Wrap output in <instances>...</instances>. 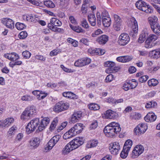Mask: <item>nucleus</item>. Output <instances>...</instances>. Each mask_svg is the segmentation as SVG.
<instances>
[{"label": "nucleus", "mask_w": 160, "mask_h": 160, "mask_svg": "<svg viewBox=\"0 0 160 160\" xmlns=\"http://www.w3.org/2000/svg\"><path fill=\"white\" fill-rule=\"evenodd\" d=\"M41 140L39 138L35 137L32 138L29 141L30 146L34 148H37L39 145Z\"/></svg>", "instance_id": "obj_15"}, {"label": "nucleus", "mask_w": 160, "mask_h": 160, "mask_svg": "<svg viewBox=\"0 0 160 160\" xmlns=\"http://www.w3.org/2000/svg\"><path fill=\"white\" fill-rule=\"evenodd\" d=\"M82 117V112L81 111L74 112L71 117V121L73 123L78 122Z\"/></svg>", "instance_id": "obj_16"}, {"label": "nucleus", "mask_w": 160, "mask_h": 160, "mask_svg": "<svg viewBox=\"0 0 160 160\" xmlns=\"http://www.w3.org/2000/svg\"><path fill=\"white\" fill-rule=\"evenodd\" d=\"M99 108V106L96 103L90 104L89 106V108L92 110H97Z\"/></svg>", "instance_id": "obj_43"}, {"label": "nucleus", "mask_w": 160, "mask_h": 160, "mask_svg": "<svg viewBox=\"0 0 160 160\" xmlns=\"http://www.w3.org/2000/svg\"><path fill=\"white\" fill-rule=\"evenodd\" d=\"M50 22L54 26H60L62 25V22L55 18H52L50 20Z\"/></svg>", "instance_id": "obj_32"}, {"label": "nucleus", "mask_w": 160, "mask_h": 160, "mask_svg": "<svg viewBox=\"0 0 160 160\" xmlns=\"http://www.w3.org/2000/svg\"><path fill=\"white\" fill-rule=\"evenodd\" d=\"M98 122L96 121H93L90 125V128L91 129H95L98 126Z\"/></svg>", "instance_id": "obj_61"}, {"label": "nucleus", "mask_w": 160, "mask_h": 160, "mask_svg": "<svg viewBox=\"0 0 160 160\" xmlns=\"http://www.w3.org/2000/svg\"><path fill=\"white\" fill-rule=\"evenodd\" d=\"M88 21L90 23L91 25L92 26H95L96 25V18L95 15L92 14L88 16Z\"/></svg>", "instance_id": "obj_28"}, {"label": "nucleus", "mask_w": 160, "mask_h": 160, "mask_svg": "<svg viewBox=\"0 0 160 160\" xmlns=\"http://www.w3.org/2000/svg\"><path fill=\"white\" fill-rule=\"evenodd\" d=\"M121 130L120 125L118 123L112 122L105 127L103 132L107 137H112Z\"/></svg>", "instance_id": "obj_1"}, {"label": "nucleus", "mask_w": 160, "mask_h": 160, "mask_svg": "<svg viewBox=\"0 0 160 160\" xmlns=\"http://www.w3.org/2000/svg\"><path fill=\"white\" fill-rule=\"evenodd\" d=\"M97 18V24L98 25H100L101 23V18L100 15V13L99 12H97L96 14Z\"/></svg>", "instance_id": "obj_59"}, {"label": "nucleus", "mask_w": 160, "mask_h": 160, "mask_svg": "<svg viewBox=\"0 0 160 160\" xmlns=\"http://www.w3.org/2000/svg\"><path fill=\"white\" fill-rule=\"evenodd\" d=\"M2 22L7 28L12 29L14 28V22L11 19L7 18H3L2 20Z\"/></svg>", "instance_id": "obj_13"}, {"label": "nucleus", "mask_w": 160, "mask_h": 160, "mask_svg": "<svg viewBox=\"0 0 160 160\" xmlns=\"http://www.w3.org/2000/svg\"><path fill=\"white\" fill-rule=\"evenodd\" d=\"M148 85L150 87L156 86L158 83V82L156 79L152 78L148 81Z\"/></svg>", "instance_id": "obj_33"}, {"label": "nucleus", "mask_w": 160, "mask_h": 160, "mask_svg": "<svg viewBox=\"0 0 160 160\" xmlns=\"http://www.w3.org/2000/svg\"><path fill=\"white\" fill-rule=\"evenodd\" d=\"M148 34L147 33L145 32H142L140 35L138 39V42L141 43L144 42L146 38L148 36Z\"/></svg>", "instance_id": "obj_30"}, {"label": "nucleus", "mask_w": 160, "mask_h": 160, "mask_svg": "<svg viewBox=\"0 0 160 160\" xmlns=\"http://www.w3.org/2000/svg\"><path fill=\"white\" fill-rule=\"evenodd\" d=\"M102 33V31L99 29H98L96 30L92 34V37H95Z\"/></svg>", "instance_id": "obj_53"}, {"label": "nucleus", "mask_w": 160, "mask_h": 160, "mask_svg": "<svg viewBox=\"0 0 160 160\" xmlns=\"http://www.w3.org/2000/svg\"><path fill=\"white\" fill-rule=\"evenodd\" d=\"M147 129L146 124L140 123L134 129V132L136 135H141L144 133Z\"/></svg>", "instance_id": "obj_7"}, {"label": "nucleus", "mask_w": 160, "mask_h": 160, "mask_svg": "<svg viewBox=\"0 0 160 160\" xmlns=\"http://www.w3.org/2000/svg\"><path fill=\"white\" fill-rule=\"evenodd\" d=\"M132 145V141L130 139H128L125 142L123 146V148L127 149V151H129Z\"/></svg>", "instance_id": "obj_31"}, {"label": "nucleus", "mask_w": 160, "mask_h": 160, "mask_svg": "<svg viewBox=\"0 0 160 160\" xmlns=\"http://www.w3.org/2000/svg\"><path fill=\"white\" fill-rule=\"evenodd\" d=\"M148 21L150 26H153V25L158 23V18L154 16L150 17L148 18Z\"/></svg>", "instance_id": "obj_27"}, {"label": "nucleus", "mask_w": 160, "mask_h": 160, "mask_svg": "<svg viewBox=\"0 0 160 160\" xmlns=\"http://www.w3.org/2000/svg\"><path fill=\"white\" fill-rule=\"evenodd\" d=\"M113 77L112 74H109L106 78L105 82H111L113 79Z\"/></svg>", "instance_id": "obj_60"}, {"label": "nucleus", "mask_w": 160, "mask_h": 160, "mask_svg": "<svg viewBox=\"0 0 160 160\" xmlns=\"http://www.w3.org/2000/svg\"><path fill=\"white\" fill-rule=\"evenodd\" d=\"M132 28L135 33H136L138 32V25L137 22L135 20L133 21Z\"/></svg>", "instance_id": "obj_47"}, {"label": "nucleus", "mask_w": 160, "mask_h": 160, "mask_svg": "<svg viewBox=\"0 0 160 160\" xmlns=\"http://www.w3.org/2000/svg\"><path fill=\"white\" fill-rule=\"evenodd\" d=\"M154 46V44L149 41V40L146 39L145 42V47L147 48H150Z\"/></svg>", "instance_id": "obj_40"}, {"label": "nucleus", "mask_w": 160, "mask_h": 160, "mask_svg": "<svg viewBox=\"0 0 160 160\" xmlns=\"http://www.w3.org/2000/svg\"><path fill=\"white\" fill-rule=\"evenodd\" d=\"M60 52V50L58 49H55L51 51L50 53V55L51 56H53L57 55L58 53Z\"/></svg>", "instance_id": "obj_54"}, {"label": "nucleus", "mask_w": 160, "mask_h": 160, "mask_svg": "<svg viewBox=\"0 0 160 160\" xmlns=\"http://www.w3.org/2000/svg\"><path fill=\"white\" fill-rule=\"evenodd\" d=\"M47 95V93H45L42 91H40V93L39 94L38 97V99L39 100L43 99L46 97Z\"/></svg>", "instance_id": "obj_46"}, {"label": "nucleus", "mask_w": 160, "mask_h": 160, "mask_svg": "<svg viewBox=\"0 0 160 160\" xmlns=\"http://www.w3.org/2000/svg\"><path fill=\"white\" fill-rule=\"evenodd\" d=\"M123 88L125 91H128L129 89L131 88L130 87V83H128L127 82H125L123 85Z\"/></svg>", "instance_id": "obj_58"}, {"label": "nucleus", "mask_w": 160, "mask_h": 160, "mask_svg": "<svg viewBox=\"0 0 160 160\" xmlns=\"http://www.w3.org/2000/svg\"><path fill=\"white\" fill-rule=\"evenodd\" d=\"M50 122V119L48 117L43 118L42 120L38 127V130L42 131L46 127Z\"/></svg>", "instance_id": "obj_12"}, {"label": "nucleus", "mask_w": 160, "mask_h": 160, "mask_svg": "<svg viewBox=\"0 0 160 160\" xmlns=\"http://www.w3.org/2000/svg\"><path fill=\"white\" fill-rule=\"evenodd\" d=\"M123 63L128 62L132 59V58L129 56H123Z\"/></svg>", "instance_id": "obj_62"}, {"label": "nucleus", "mask_w": 160, "mask_h": 160, "mask_svg": "<svg viewBox=\"0 0 160 160\" xmlns=\"http://www.w3.org/2000/svg\"><path fill=\"white\" fill-rule=\"evenodd\" d=\"M129 151H127V149L123 148V149L120 153V157L122 158H125L128 156Z\"/></svg>", "instance_id": "obj_41"}, {"label": "nucleus", "mask_w": 160, "mask_h": 160, "mask_svg": "<svg viewBox=\"0 0 160 160\" xmlns=\"http://www.w3.org/2000/svg\"><path fill=\"white\" fill-rule=\"evenodd\" d=\"M35 58L36 59L40 60L42 62L45 61L46 59V58L45 57L40 55H36L35 56Z\"/></svg>", "instance_id": "obj_56"}, {"label": "nucleus", "mask_w": 160, "mask_h": 160, "mask_svg": "<svg viewBox=\"0 0 160 160\" xmlns=\"http://www.w3.org/2000/svg\"><path fill=\"white\" fill-rule=\"evenodd\" d=\"M83 127L82 124H76L64 134L63 137V139L66 140L71 138L77 134H79L82 131L83 129Z\"/></svg>", "instance_id": "obj_2"}, {"label": "nucleus", "mask_w": 160, "mask_h": 160, "mask_svg": "<svg viewBox=\"0 0 160 160\" xmlns=\"http://www.w3.org/2000/svg\"><path fill=\"white\" fill-rule=\"evenodd\" d=\"M27 33L25 31H22L20 32L19 35V38L20 39H23L27 36Z\"/></svg>", "instance_id": "obj_52"}, {"label": "nucleus", "mask_w": 160, "mask_h": 160, "mask_svg": "<svg viewBox=\"0 0 160 160\" xmlns=\"http://www.w3.org/2000/svg\"><path fill=\"white\" fill-rule=\"evenodd\" d=\"M70 28L74 31L78 33H84L85 31L79 26H74L71 24H69Z\"/></svg>", "instance_id": "obj_23"}, {"label": "nucleus", "mask_w": 160, "mask_h": 160, "mask_svg": "<svg viewBox=\"0 0 160 160\" xmlns=\"http://www.w3.org/2000/svg\"><path fill=\"white\" fill-rule=\"evenodd\" d=\"M83 61L82 60V58L80 59H78L77 61L75 62L74 63V65L76 67H82L83 66L84 63L82 62Z\"/></svg>", "instance_id": "obj_45"}, {"label": "nucleus", "mask_w": 160, "mask_h": 160, "mask_svg": "<svg viewBox=\"0 0 160 160\" xmlns=\"http://www.w3.org/2000/svg\"><path fill=\"white\" fill-rule=\"evenodd\" d=\"M61 137V136L60 135H57L53 137L51 140L54 142L55 144H56L59 140Z\"/></svg>", "instance_id": "obj_50"}, {"label": "nucleus", "mask_w": 160, "mask_h": 160, "mask_svg": "<svg viewBox=\"0 0 160 160\" xmlns=\"http://www.w3.org/2000/svg\"><path fill=\"white\" fill-rule=\"evenodd\" d=\"M17 129L16 126H13L11 127L8 132V134L9 136H11L15 134Z\"/></svg>", "instance_id": "obj_35"}, {"label": "nucleus", "mask_w": 160, "mask_h": 160, "mask_svg": "<svg viewBox=\"0 0 160 160\" xmlns=\"http://www.w3.org/2000/svg\"><path fill=\"white\" fill-rule=\"evenodd\" d=\"M81 25L84 28L88 29L89 28V25L86 19L83 18L81 22Z\"/></svg>", "instance_id": "obj_36"}, {"label": "nucleus", "mask_w": 160, "mask_h": 160, "mask_svg": "<svg viewBox=\"0 0 160 160\" xmlns=\"http://www.w3.org/2000/svg\"><path fill=\"white\" fill-rule=\"evenodd\" d=\"M136 6L138 9L147 13H151L153 11L149 5L142 0L137 1L136 3Z\"/></svg>", "instance_id": "obj_4"}, {"label": "nucleus", "mask_w": 160, "mask_h": 160, "mask_svg": "<svg viewBox=\"0 0 160 160\" xmlns=\"http://www.w3.org/2000/svg\"><path fill=\"white\" fill-rule=\"evenodd\" d=\"M130 38L128 34L126 33H123L119 36L118 42L120 45L124 46L128 44Z\"/></svg>", "instance_id": "obj_9"}, {"label": "nucleus", "mask_w": 160, "mask_h": 160, "mask_svg": "<svg viewBox=\"0 0 160 160\" xmlns=\"http://www.w3.org/2000/svg\"><path fill=\"white\" fill-rule=\"evenodd\" d=\"M114 18L115 20L114 22L121 23V19L120 17L118 15L115 14L114 15Z\"/></svg>", "instance_id": "obj_64"}, {"label": "nucleus", "mask_w": 160, "mask_h": 160, "mask_svg": "<svg viewBox=\"0 0 160 160\" xmlns=\"http://www.w3.org/2000/svg\"><path fill=\"white\" fill-rule=\"evenodd\" d=\"M30 122V123H31L34 126H35L36 128L39 125L40 123L39 118H38L33 119Z\"/></svg>", "instance_id": "obj_37"}, {"label": "nucleus", "mask_w": 160, "mask_h": 160, "mask_svg": "<svg viewBox=\"0 0 160 160\" xmlns=\"http://www.w3.org/2000/svg\"><path fill=\"white\" fill-rule=\"evenodd\" d=\"M108 37L106 35H102L98 37L97 41L100 44H104L108 41Z\"/></svg>", "instance_id": "obj_21"}, {"label": "nucleus", "mask_w": 160, "mask_h": 160, "mask_svg": "<svg viewBox=\"0 0 160 160\" xmlns=\"http://www.w3.org/2000/svg\"><path fill=\"white\" fill-rule=\"evenodd\" d=\"M63 96L68 98L71 99H77V96L72 92H64L62 93Z\"/></svg>", "instance_id": "obj_24"}, {"label": "nucleus", "mask_w": 160, "mask_h": 160, "mask_svg": "<svg viewBox=\"0 0 160 160\" xmlns=\"http://www.w3.org/2000/svg\"><path fill=\"white\" fill-rule=\"evenodd\" d=\"M11 54L12 58H12V61H16L19 58V56L16 53L12 52L11 53Z\"/></svg>", "instance_id": "obj_55"}, {"label": "nucleus", "mask_w": 160, "mask_h": 160, "mask_svg": "<svg viewBox=\"0 0 160 160\" xmlns=\"http://www.w3.org/2000/svg\"><path fill=\"white\" fill-rule=\"evenodd\" d=\"M14 121V119L12 118H6L2 122H0V126L2 127H8Z\"/></svg>", "instance_id": "obj_19"}, {"label": "nucleus", "mask_w": 160, "mask_h": 160, "mask_svg": "<svg viewBox=\"0 0 160 160\" xmlns=\"http://www.w3.org/2000/svg\"><path fill=\"white\" fill-rule=\"evenodd\" d=\"M109 150L112 154L116 155L118 154L120 149L119 143L117 142L111 143L109 144Z\"/></svg>", "instance_id": "obj_8"}, {"label": "nucleus", "mask_w": 160, "mask_h": 160, "mask_svg": "<svg viewBox=\"0 0 160 160\" xmlns=\"http://www.w3.org/2000/svg\"><path fill=\"white\" fill-rule=\"evenodd\" d=\"M148 77L147 75H145L141 76L139 78V80L140 82H146L148 79Z\"/></svg>", "instance_id": "obj_57"}, {"label": "nucleus", "mask_w": 160, "mask_h": 160, "mask_svg": "<svg viewBox=\"0 0 160 160\" xmlns=\"http://www.w3.org/2000/svg\"><path fill=\"white\" fill-rule=\"evenodd\" d=\"M26 132L27 134H29L33 132L36 129L35 126L30 123V122L28 123L26 128Z\"/></svg>", "instance_id": "obj_22"}, {"label": "nucleus", "mask_w": 160, "mask_h": 160, "mask_svg": "<svg viewBox=\"0 0 160 160\" xmlns=\"http://www.w3.org/2000/svg\"><path fill=\"white\" fill-rule=\"evenodd\" d=\"M144 149V147L141 145H136L132 151L131 156V158H138L143 152Z\"/></svg>", "instance_id": "obj_6"}, {"label": "nucleus", "mask_w": 160, "mask_h": 160, "mask_svg": "<svg viewBox=\"0 0 160 160\" xmlns=\"http://www.w3.org/2000/svg\"><path fill=\"white\" fill-rule=\"evenodd\" d=\"M106 118L113 119L118 117V114L115 112L111 109L107 110L104 114Z\"/></svg>", "instance_id": "obj_14"}, {"label": "nucleus", "mask_w": 160, "mask_h": 160, "mask_svg": "<svg viewBox=\"0 0 160 160\" xmlns=\"http://www.w3.org/2000/svg\"><path fill=\"white\" fill-rule=\"evenodd\" d=\"M72 146L70 142L67 144L65 147L63 149L62 151V154L65 155L67 154L70 152L75 149Z\"/></svg>", "instance_id": "obj_17"}, {"label": "nucleus", "mask_w": 160, "mask_h": 160, "mask_svg": "<svg viewBox=\"0 0 160 160\" xmlns=\"http://www.w3.org/2000/svg\"><path fill=\"white\" fill-rule=\"evenodd\" d=\"M82 61H83L82 62H83V63H84L83 66L89 64L91 61V59L90 58H88L87 57L82 58Z\"/></svg>", "instance_id": "obj_48"}, {"label": "nucleus", "mask_w": 160, "mask_h": 160, "mask_svg": "<svg viewBox=\"0 0 160 160\" xmlns=\"http://www.w3.org/2000/svg\"><path fill=\"white\" fill-rule=\"evenodd\" d=\"M121 23L114 22L113 25V28L116 31H119L121 29Z\"/></svg>", "instance_id": "obj_51"}, {"label": "nucleus", "mask_w": 160, "mask_h": 160, "mask_svg": "<svg viewBox=\"0 0 160 160\" xmlns=\"http://www.w3.org/2000/svg\"><path fill=\"white\" fill-rule=\"evenodd\" d=\"M33 97L28 95H25L22 96L21 98V99L22 101H31L33 100Z\"/></svg>", "instance_id": "obj_42"}, {"label": "nucleus", "mask_w": 160, "mask_h": 160, "mask_svg": "<svg viewBox=\"0 0 160 160\" xmlns=\"http://www.w3.org/2000/svg\"><path fill=\"white\" fill-rule=\"evenodd\" d=\"M98 143V141L97 140H92L90 142V147L92 148L96 147Z\"/></svg>", "instance_id": "obj_63"}, {"label": "nucleus", "mask_w": 160, "mask_h": 160, "mask_svg": "<svg viewBox=\"0 0 160 160\" xmlns=\"http://www.w3.org/2000/svg\"><path fill=\"white\" fill-rule=\"evenodd\" d=\"M23 19L26 21L34 22V18L32 14H25L22 16Z\"/></svg>", "instance_id": "obj_29"}, {"label": "nucleus", "mask_w": 160, "mask_h": 160, "mask_svg": "<svg viewBox=\"0 0 160 160\" xmlns=\"http://www.w3.org/2000/svg\"><path fill=\"white\" fill-rule=\"evenodd\" d=\"M153 26H151V27L153 32L158 35H160V26L158 22L153 25Z\"/></svg>", "instance_id": "obj_25"}, {"label": "nucleus", "mask_w": 160, "mask_h": 160, "mask_svg": "<svg viewBox=\"0 0 160 160\" xmlns=\"http://www.w3.org/2000/svg\"><path fill=\"white\" fill-rule=\"evenodd\" d=\"M102 22L105 27H108L111 24V19L110 17L102 18Z\"/></svg>", "instance_id": "obj_26"}, {"label": "nucleus", "mask_w": 160, "mask_h": 160, "mask_svg": "<svg viewBox=\"0 0 160 160\" xmlns=\"http://www.w3.org/2000/svg\"><path fill=\"white\" fill-rule=\"evenodd\" d=\"M22 55L24 58L27 59L30 58L31 54L29 52L25 51L22 52Z\"/></svg>", "instance_id": "obj_49"}, {"label": "nucleus", "mask_w": 160, "mask_h": 160, "mask_svg": "<svg viewBox=\"0 0 160 160\" xmlns=\"http://www.w3.org/2000/svg\"><path fill=\"white\" fill-rule=\"evenodd\" d=\"M17 28L19 30H22L26 27V26L23 23L17 22L16 24Z\"/></svg>", "instance_id": "obj_44"}, {"label": "nucleus", "mask_w": 160, "mask_h": 160, "mask_svg": "<svg viewBox=\"0 0 160 160\" xmlns=\"http://www.w3.org/2000/svg\"><path fill=\"white\" fill-rule=\"evenodd\" d=\"M70 142L74 149H76L82 145L84 141L83 138L77 137Z\"/></svg>", "instance_id": "obj_10"}, {"label": "nucleus", "mask_w": 160, "mask_h": 160, "mask_svg": "<svg viewBox=\"0 0 160 160\" xmlns=\"http://www.w3.org/2000/svg\"><path fill=\"white\" fill-rule=\"evenodd\" d=\"M44 3L46 6L48 8H52L55 6L54 4L51 1H46L44 2Z\"/></svg>", "instance_id": "obj_39"}, {"label": "nucleus", "mask_w": 160, "mask_h": 160, "mask_svg": "<svg viewBox=\"0 0 160 160\" xmlns=\"http://www.w3.org/2000/svg\"><path fill=\"white\" fill-rule=\"evenodd\" d=\"M69 107L68 103L64 101H60L57 103L54 108V111L59 112L67 109Z\"/></svg>", "instance_id": "obj_5"}, {"label": "nucleus", "mask_w": 160, "mask_h": 160, "mask_svg": "<svg viewBox=\"0 0 160 160\" xmlns=\"http://www.w3.org/2000/svg\"><path fill=\"white\" fill-rule=\"evenodd\" d=\"M58 122V120L57 118H55L53 120L49 128L50 131H52L55 129L57 125Z\"/></svg>", "instance_id": "obj_34"}, {"label": "nucleus", "mask_w": 160, "mask_h": 160, "mask_svg": "<svg viewBox=\"0 0 160 160\" xmlns=\"http://www.w3.org/2000/svg\"><path fill=\"white\" fill-rule=\"evenodd\" d=\"M104 66L105 67L109 68L106 70V72L108 73L112 72L113 70L116 71L118 70V68L115 67V63L112 62H106L105 63Z\"/></svg>", "instance_id": "obj_11"}, {"label": "nucleus", "mask_w": 160, "mask_h": 160, "mask_svg": "<svg viewBox=\"0 0 160 160\" xmlns=\"http://www.w3.org/2000/svg\"><path fill=\"white\" fill-rule=\"evenodd\" d=\"M36 113V110L34 107L29 106L22 113L21 115V118L23 120L29 119Z\"/></svg>", "instance_id": "obj_3"}, {"label": "nucleus", "mask_w": 160, "mask_h": 160, "mask_svg": "<svg viewBox=\"0 0 160 160\" xmlns=\"http://www.w3.org/2000/svg\"><path fill=\"white\" fill-rule=\"evenodd\" d=\"M158 35L155 34H152L150 35L147 38V39L149 40V41L153 42L156 41L158 38Z\"/></svg>", "instance_id": "obj_38"}, {"label": "nucleus", "mask_w": 160, "mask_h": 160, "mask_svg": "<svg viewBox=\"0 0 160 160\" xmlns=\"http://www.w3.org/2000/svg\"><path fill=\"white\" fill-rule=\"evenodd\" d=\"M149 55L152 58L157 59L160 58V48H158L150 52Z\"/></svg>", "instance_id": "obj_18"}, {"label": "nucleus", "mask_w": 160, "mask_h": 160, "mask_svg": "<svg viewBox=\"0 0 160 160\" xmlns=\"http://www.w3.org/2000/svg\"><path fill=\"white\" fill-rule=\"evenodd\" d=\"M156 116L154 113H148L144 117L145 120L147 122H153L156 119Z\"/></svg>", "instance_id": "obj_20"}]
</instances>
